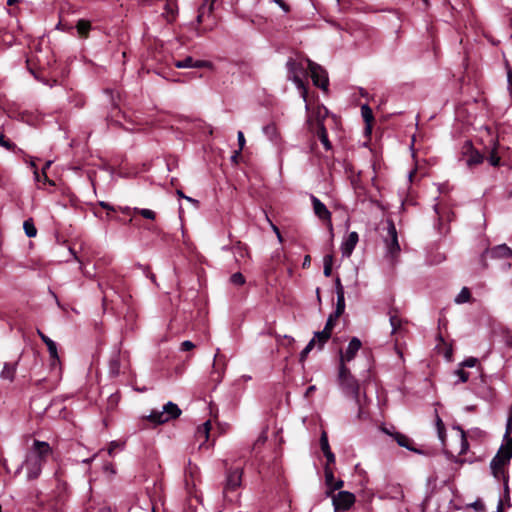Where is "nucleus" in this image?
Returning a JSON list of instances; mask_svg holds the SVG:
<instances>
[{
	"label": "nucleus",
	"instance_id": "f257e3e1",
	"mask_svg": "<svg viewBox=\"0 0 512 512\" xmlns=\"http://www.w3.org/2000/svg\"><path fill=\"white\" fill-rule=\"evenodd\" d=\"M51 454L52 449L47 442L34 440L33 446L27 453L24 463L17 469L16 473H18L22 467H25L27 479H37L41 474L43 464Z\"/></svg>",
	"mask_w": 512,
	"mask_h": 512
},
{
	"label": "nucleus",
	"instance_id": "f03ea898",
	"mask_svg": "<svg viewBox=\"0 0 512 512\" xmlns=\"http://www.w3.org/2000/svg\"><path fill=\"white\" fill-rule=\"evenodd\" d=\"M328 115V110L323 106H318L307 119L309 129L314 132L326 150H330L332 145L328 139V133L324 126V119Z\"/></svg>",
	"mask_w": 512,
	"mask_h": 512
},
{
	"label": "nucleus",
	"instance_id": "7ed1b4c3",
	"mask_svg": "<svg viewBox=\"0 0 512 512\" xmlns=\"http://www.w3.org/2000/svg\"><path fill=\"white\" fill-rule=\"evenodd\" d=\"M286 68L288 71V80H292L295 83L296 87L301 93L302 98L304 99V101H306L307 89L302 78L307 77L308 67L306 68L304 66L303 61H298L294 58H289L286 62Z\"/></svg>",
	"mask_w": 512,
	"mask_h": 512
},
{
	"label": "nucleus",
	"instance_id": "20e7f679",
	"mask_svg": "<svg viewBox=\"0 0 512 512\" xmlns=\"http://www.w3.org/2000/svg\"><path fill=\"white\" fill-rule=\"evenodd\" d=\"M338 383L346 395H351L355 402H359L360 385L345 364L339 365Z\"/></svg>",
	"mask_w": 512,
	"mask_h": 512
},
{
	"label": "nucleus",
	"instance_id": "39448f33",
	"mask_svg": "<svg viewBox=\"0 0 512 512\" xmlns=\"http://www.w3.org/2000/svg\"><path fill=\"white\" fill-rule=\"evenodd\" d=\"M181 415L180 408L173 402H167L162 410H152L151 413L145 417L148 421L159 425L164 424L172 419H176Z\"/></svg>",
	"mask_w": 512,
	"mask_h": 512
},
{
	"label": "nucleus",
	"instance_id": "423d86ee",
	"mask_svg": "<svg viewBox=\"0 0 512 512\" xmlns=\"http://www.w3.org/2000/svg\"><path fill=\"white\" fill-rule=\"evenodd\" d=\"M512 413L509 414L506 423V429L504 434V443L500 446L497 454L493 457V466L497 465V463L501 462V459L504 461H510L512 458Z\"/></svg>",
	"mask_w": 512,
	"mask_h": 512
},
{
	"label": "nucleus",
	"instance_id": "0eeeda50",
	"mask_svg": "<svg viewBox=\"0 0 512 512\" xmlns=\"http://www.w3.org/2000/svg\"><path fill=\"white\" fill-rule=\"evenodd\" d=\"M305 61L308 65V70L314 85L324 91H327L329 83L327 72L319 64L311 61L310 59L307 58Z\"/></svg>",
	"mask_w": 512,
	"mask_h": 512
},
{
	"label": "nucleus",
	"instance_id": "6e6552de",
	"mask_svg": "<svg viewBox=\"0 0 512 512\" xmlns=\"http://www.w3.org/2000/svg\"><path fill=\"white\" fill-rule=\"evenodd\" d=\"M243 476L242 468H229L226 471V480L223 488V494L226 498L229 492L235 491L241 486Z\"/></svg>",
	"mask_w": 512,
	"mask_h": 512
},
{
	"label": "nucleus",
	"instance_id": "1a4fd4ad",
	"mask_svg": "<svg viewBox=\"0 0 512 512\" xmlns=\"http://www.w3.org/2000/svg\"><path fill=\"white\" fill-rule=\"evenodd\" d=\"M334 506V512H345L355 503V495L349 491H340L330 496Z\"/></svg>",
	"mask_w": 512,
	"mask_h": 512
},
{
	"label": "nucleus",
	"instance_id": "9d476101",
	"mask_svg": "<svg viewBox=\"0 0 512 512\" xmlns=\"http://www.w3.org/2000/svg\"><path fill=\"white\" fill-rule=\"evenodd\" d=\"M510 461H504V459H501V462L497 463V465L493 466V459L490 463V468L492 475L497 480H503L504 482V492L507 497H509V486H508V475L505 470V466L509 464Z\"/></svg>",
	"mask_w": 512,
	"mask_h": 512
},
{
	"label": "nucleus",
	"instance_id": "9b49d317",
	"mask_svg": "<svg viewBox=\"0 0 512 512\" xmlns=\"http://www.w3.org/2000/svg\"><path fill=\"white\" fill-rule=\"evenodd\" d=\"M362 346L361 341L357 337H353L345 352L340 351V364H345V362H350L354 359L357 352L360 350Z\"/></svg>",
	"mask_w": 512,
	"mask_h": 512
},
{
	"label": "nucleus",
	"instance_id": "f8f14e48",
	"mask_svg": "<svg viewBox=\"0 0 512 512\" xmlns=\"http://www.w3.org/2000/svg\"><path fill=\"white\" fill-rule=\"evenodd\" d=\"M465 148L467 151L464 160L467 167L473 168L483 162L484 156L479 151L474 150L470 142L466 143Z\"/></svg>",
	"mask_w": 512,
	"mask_h": 512
},
{
	"label": "nucleus",
	"instance_id": "ddd939ff",
	"mask_svg": "<svg viewBox=\"0 0 512 512\" xmlns=\"http://www.w3.org/2000/svg\"><path fill=\"white\" fill-rule=\"evenodd\" d=\"M388 237L386 240L388 252L391 256H394L400 251V246L398 243L397 231L393 223H390L388 226Z\"/></svg>",
	"mask_w": 512,
	"mask_h": 512
},
{
	"label": "nucleus",
	"instance_id": "4468645a",
	"mask_svg": "<svg viewBox=\"0 0 512 512\" xmlns=\"http://www.w3.org/2000/svg\"><path fill=\"white\" fill-rule=\"evenodd\" d=\"M311 202L313 205V211L318 218H320L321 220L331 219L330 211L327 209L325 204L322 203L317 197L311 195Z\"/></svg>",
	"mask_w": 512,
	"mask_h": 512
},
{
	"label": "nucleus",
	"instance_id": "2eb2a0df",
	"mask_svg": "<svg viewBox=\"0 0 512 512\" xmlns=\"http://www.w3.org/2000/svg\"><path fill=\"white\" fill-rule=\"evenodd\" d=\"M37 334L39 335L41 340L46 344L50 358L52 360V365H55L59 361L56 343L39 329L37 330Z\"/></svg>",
	"mask_w": 512,
	"mask_h": 512
},
{
	"label": "nucleus",
	"instance_id": "dca6fc26",
	"mask_svg": "<svg viewBox=\"0 0 512 512\" xmlns=\"http://www.w3.org/2000/svg\"><path fill=\"white\" fill-rule=\"evenodd\" d=\"M359 240L357 232H351L341 245V252L344 257H349Z\"/></svg>",
	"mask_w": 512,
	"mask_h": 512
},
{
	"label": "nucleus",
	"instance_id": "f3484780",
	"mask_svg": "<svg viewBox=\"0 0 512 512\" xmlns=\"http://www.w3.org/2000/svg\"><path fill=\"white\" fill-rule=\"evenodd\" d=\"M178 14V4L177 0H166L164 5V12L162 16L167 20V22L171 23L175 20Z\"/></svg>",
	"mask_w": 512,
	"mask_h": 512
},
{
	"label": "nucleus",
	"instance_id": "a211bd4d",
	"mask_svg": "<svg viewBox=\"0 0 512 512\" xmlns=\"http://www.w3.org/2000/svg\"><path fill=\"white\" fill-rule=\"evenodd\" d=\"M175 67L183 68H202L208 65L206 61L194 60L191 56L184 58L183 60H177L174 62Z\"/></svg>",
	"mask_w": 512,
	"mask_h": 512
},
{
	"label": "nucleus",
	"instance_id": "6ab92c4d",
	"mask_svg": "<svg viewBox=\"0 0 512 512\" xmlns=\"http://www.w3.org/2000/svg\"><path fill=\"white\" fill-rule=\"evenodd\" d=\"M216 0H204L198 10L197 23L201 24L205 15H210L214 10Z\"/></svg>",
	"mask_w": 512,
	"mask_h": 512
},
{
	"label": "nucleus",
	"instance_id": "aec40b11",
	"mask_svg": "<svg viewBox=\"0 0 512 512\" xmlns=\"http://www.w3.org/2000/svg\"><path fill=\"white\" fill-rule=\"evenodd\" d=\"M210 429H211L210 420L206 421L205 423H203L201 426H199L197 428L196 438L199 441H202L200 446H202L208 440Z\"/></svg>",
	"mask_w": 512,
	"mask_h": 512
},
{
	"label": "nucleus",
	"instance_id": "412c9836",
	"mask_svg": "<svg viewBox=\"0 0 512 512\" xmlns=\"http://www.w3.org/2000/svg\"><path fill=\"white\" fill-rule=\"evenodd\" d=\"M393 437H394V439L396 440V442L398 443L399 446L404 447V448H406V449H408L410 451H414L416 453H420V451H418L417 449L412 447V443L413 442L406 435L397 432V433L393 434Z\"/></svg>",
	"mask_w": 512,
	"mask_h": 512
},
{
	"label": "nucleus",
	"instance_id": "4be33fe9",
	"mask_svg": "<svg viewBox=\"0 0 512 512\" xmlns=\"http://www.w3.org/2000/svg\"><path fill=\"white\" fill-rule=\"evenodd\" d=\"M77 33L82 38H87L91 30V23L88 20L80 19L76 24Z\"/></svg>",
	"mask_w": 512,
	"mask_h": 512
},
{
	"label": "nucleus",
	"instance_id": "5701e85b",
	"mask_svg": "<svg viewBox=\"0 0 512 512\" xmlns=\"http://www.w3.org/2000/svg\"><path fill=\"white\" fill-rule=\"evenodd\" d=\"M15 371H16L15 364L5 363L4 367L1 371L0 377L4 380L12 381L14 379Z\"/></svg>",
	"mask_w": 512,
	"mask_h": 512
},
{
	"label": "nucleus",
	"instance_id": "b1692460",
	"mask_svg": "<svg viewBox=\"0 0 512 512\" xmlns=\"http://www.w3.org/2000/svg\"><path fill=\"white\" fill-rule=\"evenodd\" d=\"M389 321L392 327V333H397L402 327V319L396 314V312H390Z\"/></svg>",
	"mask_w": 512,
	"mask_h": 512
},
{
	"label": "nucleus",
	"instance_id": "393cba45",
	"mask_svg": "<svg viewBox=\"0 0 512 512\" xmlns=\"http://www.w3.org/2000/svg\"><path fill=\"white\" fill-rule=\"evenodd\" d=\"M232 249L235 253L236 261H238V257L244 258L249 255L246 245L240 241H237L236 244L232 247Z\"/></svg>",
	"mask_w": 512,
	"mask_h": 512
},
{
	"label": "nucleus",
	"instance_id": "a878e982",
	"mask_svg": "<svg viewBox=\"0 0 512 512\" xmlns=\"http://www.w3.org/2000/svg\"><path fill=\"white\" fill-rule=\"evenodd\" d=\"M471 299V292L467 287H463L459 294L455 297L456 304H463L469 302Z\"/></svg>",
	"mask_w": 512,
	"mask_h": 512
},
{
	"label": "nucleus",
	"instance_id": "bb28decb",
	"mask_svg": "<svg viewBox=\"0 0 512 512\" xmlns=\"http://www.w3.org/2000/svg\"><path fill=\"white\" fill-rule=\"evenodd\" d=\"M330 337V334L322 330L315 332L313 338H315V345L318 344V348L321 349L324 346V344L329 340Z\"/></svg>",
	"mask_w": 512,
	"mask_h": 512
},
{
	"label": "nucleus",
	"instance_id": "cd10ccee",
	"mask_svg": "<svg viewBox=\"0 0 512 512\" xmlns=\"http://www.w3.org/2000/svg\"><path fill=\"white\" fill-rule=\"evenodd\" d=\"M109 370L110 374L113 376H117L120 372V361L119 355H114L109 361Z\"/></svg>",
	"mask_w": 512,
	"mask_h": 512
},
{
	"label": "nucleus",
	"instance_id": "c85d7f7f",
	"mask_svg": "<svg viewBox=\"0 0 512 512\" xmlns=\"http://www.w3.org/2000/svg\"><path fill=\"white\" fill-rule=\"evenodd\" d=\"M23 228L27 237L32 238L37 234V229L31 219L25 220L23 223Z\"/></svg>",
	"mask_w": 512,
	"mask_h": 512
},
{
	"label": "nucleus",
	"instance_id": "c756f323",
	"mask_svg": "<svg viewBox=\"0 0 512 512\" xmlns=\"http://www.w3.org/2000/svg\"><path fill=\"white\" fill-rule=\"evenodd\" d=\"M344 310H345V297H344V294L339 293V295H337V303H336V309L334 312V316L340 317L344 313Z\"/></svg>",
	"mask_w": 512,
	"mask_h": 512
},
{
	"label": "nucleus",
	"instance_id": "7c9ffc66",
	"mask_svg": "<svg viewBox=\"0 0 512 512\" xmlns=\"http://www.w3.org/2000/svg\"><path fill=\"white\" fill-rule=\"evenodd\" d=\"M133 213L139 214L143 218L148 219V220H154L156 218V213L150 209L135 207V208H133Z\"/></svg>",
	"mask_w": 512,
	"mask_h": 512
},
{
	"label": "nucleus",
	"instance_id": "2f4dec72",
	"mask_svg": "<svg viewBox=\"0 0 512 512\" xmlns=\"http://www.w3.org/2000/svg\"><path fill=\"white\" fill-rule=\"evenodd\" d=\"M361 114H362V117H363L365 123L367 124V126L369 128L370 123L373 121V113H372L371 108L367 104L362 105L361 106Z\"/></svg>",
	"mask_w": 512,
	"mask_h": 512
},
{
	"label": "nucleus",
	"instance_id": "473e14b6",
	"mask_svg": "<svg viewBox=\"0 0 512 512\" xmlns=\"http://www.w3.org/2000/svg\"><path fill=\"white\" fill-rule=\"evenodd\" d=\"M365 400H366V395L364 394L363 398H361V396H359V402H355L356 405L358 406L357 418L359 420H365L368 418V413L364 409L363 401H365Z\"/></svg>",
	"mask_w": 512,
	"mask_h": 512
},
{
	"label": "nucleus",
	"instance_id": "72a5a7b5",
	"mask_svg": "<svg viewBox=\"0 0 512 512\" xmlns=\"http://www.w3.org/2000/svg\"><path fill=\"white\" fill-rule=\"evenodd\" d=\"M0 146L4 147L7 150L13 151L14 153L21 151L13 142L6 139L3 134L0 135Z\"/></svg>",
	"mask_w": 512,
	"mask_h": 512
},
{
	"label": "nucleus",
	"instance_id": "f704fd0d",
	"mask_svg": "<svg viewBox=\"0 0 512 512\" xmlns=\"http://www.w3.org/2000/svg\"><path fill=\"white\" fill-rule=\"evenodd\" d=\"M263 132L270 139H273L277 136V128H276L275 124H273V123H270V124L264 126Z\"/></svg>",
	"mask_w": 512,
	"mask_h": 512
},
{
	"label": "nucleus",
	"instance_id": "c9c22d12",
	"mask_svg": "<svg viewBox=\"0 0 512 512\" xmlns=\"http://www.w3.org/2000/svg\"><path fill=\"white\" fill-rule=\"evenodd\" d=\"M230 282L236 286H242L245 284V277L240 272H236L231 275Z\"/></svg>",
	"mask_w": 512,
	"mask_h": 512
},
{
	"label": "nucleus",
	"instance_id": "e433bc0d",
	"mask_svg": "<svg viewBox=\"0 0 512 512\" xmlns=\"http://www.w3.org/2000/svg\"><path fill=\"white\" fill-rule=\"evenodd\" d=\"M324 473H325V482L329 489L332 486V484L335 482L334 474H333L332 469L328 466H325Z\"/></svg>",
	"mask_w": 512,
	"mask_h": 512
},
{
	"label": "nucleus",
	"instance_id": "4c0bfd02",
	"mask_svg": "<svg viewBox=\"0 0 512 512\" xmlns=\"http://www.w3.org/2000/svg\"><path fill=\"white\" fill-rule=\"evenodd\" d=\"M320 447H321V450H322L323 453L328 452V451L331 450L330 446H329V442H328V436H327V433L325 431H323L321 433Z\"/></svg>",
	"mask_w": 512,
	"mask_h": 512
},
{
	"label": "nucleus",
	"instance_id": "58836bf2",
	"mask_svg": "<svg viewBox=\"0 0 512 512\" xmlns=\"http://www.w3.org/2000/svg\"><path fill=\"white\" fill-rule=\"evenodd\" d=\"M338 317H335L334 316V313L330 314L327 321H326V324H325V327L323 329V331H326L328 334L331 335V332H332V329L335 325V322L337 320Z\"/></svg>",
	"mask_w": 512,
	"mask_h": 512
},
{
	"label": "nucleus",
	"instance_id": "ea45409f",
	"mask_svg": "<svg viewBox=\"0 0 512 512\" xmlns=\"http://www.w3.org/2000/svg\"><path fill=\"white\" fill-rule=\"evenodd\" d=\"M456 429L461 433V451H460V454H464L466 453V451L468 450V442H467V439H466V436H465V431L461 428V427H456Z\"/></svg>",
	"mask_w": 512,
	"mask_h": 512
},
{
	"label": "nucleus",
	"instance_id": "a19ab883",
	"mask_svg": "<svg viewBox=\"0 0 512 512\" xmlns=\"http://www.w3.org/2000/svg\"><path fill=\"white\" fill-rule=\"evenodd\" d=\"M315 346V338H312L309 343L306 345V347L302 350L300 353V361H304L309 352L314 348Z\"/></svg>",
	"mask_w": 512,
	"mask_h": 512
},
{
	"label": "nucleus",
	"instance_id": "79ce46f5",
	"mask_svg": "<svg viewBox=\"0 0 512 512\" xmlns=\"http://www.w3.org/2000/svg\"><path fill=\"white\" fill-rule=\"evenodd\" d=\"M344 482L343 480H337L335 481L332 486L326 491V496L330 497L332 495H335L334 491L339 490L343 487Z\"/></svg>",
	"mask_w": 512,
	"mask_h": 512
},
{
	"label": "nucleus",
	"instance_id": "37998d69",
	"mask_svg": "<svg viewBox=\"0 0 512 512\" xmlns=\"http://www.w3.org/2000/svg\"><path fill=\"white\" fill-rule=\"evenodd\" d=\"M496 252L503 257H512V250L505 244L499 245L496 248Z\"/></svg>",
	"mask_w": 512,
	"mask_h": 512
},
{
	"label": "nucleus",
	"instance_id": "c03bdc74",
	"mask_svg": "<svg viewBox=\"0 0 512 512\" xmlns=\"http://www.w3.org/2000/svg\"><path fill=\"white\" fill-rule=\"evenodd\" d=\"M488 161L490 164L494 167L498 166L500 164V157L497 155L496 149L494 148L492 152L490 153V156L488 158Z\"/></svg>",
	"mask_w": 512,
	"mask_h": 512
},
{
	"label": "nucleus",
	"instance_id": "a18cd8bd",
	"mask_svg": "<svg viewBox=\"0 0 512 512\" xmlns=\"http://www.w3.org/2000/svg\"><path fill=\"white\" fill-rule=\"evenodd\" d=\"M455 374L459 377V381L465 383L469 379V373L464 371L462 368L455 371Z\"/></svg>",
	"mask_w": 512,
	"mask_h": 512
},
{
	"label": "nucleus",
	"instance_id": "49530a36",
	"mask_svg": "<svg viewBox=\"0 0 512 512\" xmlns=\"http://www.w3.org/2000/svg\"><path fill=\"white\" fill-rule=\"evenodd\" d=\"M477 361H478V360H477V358L469 357V358L465 359V360L460 364V366H461V367H469V368H471V367H474V366L476 365Z\"/></svg>",
	"mask_w": 512,
	"mask_h": 512
},
{
	"label": "nucleus",
	"instance_id": "de8ad7c7",
	"mask_svg": "<svg viewBox=\"0 0 512 512\" xmlns=\"http://www.w3.org/2000/svg\"><path fill=\"white\" fill-rule=\"evenodd\" d=\"M266 219H267L268 223L270 224L273 232L277 235L279 242H282L283 239H282L279 228L269 219V217L267 215H266Z\"/></svg>",
	"mask_w": 512,
	"mask_h": 512
},
{
	"label": "nucleus",
	"instance_id": "09e8293b",
	"mask_svg": "<svg viewBox=\"0 0 512 512\" xmlns=\"http://www.w3.org/2000/svg\"><path fill=\"white\" fill-rule=\"evenodd\" d=\"M323 454H324V456L326 457V460H327L326 466L329 467V465L335 463V455H334V453L331 450L328 451V452H325Z\"/></svg>",
	"mask_w": 512,
	"mask_h": 512
},
{
	"label": "nucleus",
	"instance_id": "8fccbe9b",
	"mask_svg": "<svg viewBox=\"0 0 512 512\" xmlns=\"http://www.w3.org/2000/svg\"><path fill=\"white\" fill-rule=\"evenodd\" d=\"M195 347L194 343L186 340L181 343V350L182 351H189Z\"/></svg>",
	"mask_w": 512,
	"mask_h": 512
},
{
	"label": "nucleus",
	"instance_id": "3c124183",
	"mask_svg": "<svg viewBox=\"0 0 512 512\" xmlns=\"http://www.w3.org/2000/svg\"><path fill=\"white\" fill-rule=\"evenodd\" d=\"M237 140H238L239 149L242 150L245 146V137H244V134L242 131H238Z\"/></svg>",
	"mask_w": 512,
	"mask_h": 512
},
{
	"label": "nucleus",
	"instance_id": "603ef678",
	"mask_svg": "<svg viewBox=\"0 0 512 512\" xmlns=\"http://www.w3.org/2000/svg\"><path fill=\"white\" fill-rule=\"evenodd\" d=\"M335 288H336V294L339 295V293L344 294V288L341 284L340 278H336L335 280Z\"/></svg>",
	"mask_w": 512,
	"mask_h": 512
},
{
	"label": "nucleus",
	"instance_id": "864d4df0",
	"mask_svg": "<svg viewBox=\"0 0 512 512\" xmlns=\"http://www.w3.org/2000/svg\"><path fill=\"white\" fill-rule=\"evenodd\" d=\"M120 447H121V445L118 442H116V441L111 442L110 445H109V448H108V454L112 455L113 451L116 448H120Z\"/></svg>",
	"mask_w": 512,
	"mask_h": 512
},
{
	"label": "nucleus",
	"instance_id": "5fc2aeb1",
	"mask_svg": "<svg viewBox=\"0 0 512 512\" xmlns=\"http://www.w3.org/2000/svg\"><path fill=\"white\" fill-rule=\"evenodd\" d=\"M324 266L328 265V267H332L333 265V256L332 255H325L323 259Z\"/></svg>",
	"mask_w": 512,
	"mask_h": 512
},
{
	"label": "nucleus",
	"instance_id": "6e6d98bb",
	"mask_svg": "<svg viewBox=\"0 0 512 512\" xmlns=\"http://www.w3.org/2000/svg\"><path fill=\"white\" fill-rule=\"evenodd\" d=\"M276 4H278L284 12H289V6L283 0H274Z\"/></svg>",
	"mask_w": 512,
	"mask_h": 512
},
{
	"label": "nucleus",
	"instance_id": "4d7b16f0",
	"mask_svg": "<svg viewBox=\"0 0 512 512\" xmlns=\"http://www.w3.org/2000/svg\"><path fill=\"white\" fill-rule=\"evenodd\" d=\"M56 29L62 30V31H68V30L72 29V27L67 24H63L61 21H59V23L56 25Z\"/></svg>",
	"mask_w": 512,
	"mask_h": 512
},
{
	"label": "nucleus",
	"instance_id": "13d9d810",
	"mask_svg": "<svg viewBox=\"0 0 512 512\" xmlns=\"http://www.w3.org/2000/svg\"><path fill=\"white\" fill-rule=\"evenodd\" d=\"M508 88L512 92V70L509 69L507 72Z\"/></svg>",
	"mask_w": 512,
	"mask_h": 512
},
{
	"label": "nucleus",
	"instance_id": "bf43d9fd",
	"mask_svg": "<svg viewBox=\"0 0 512 512\" xmlns=\"http://www.w3.org/2000/svg\"><path fill=\"white\" fill-rule=\"evenodd\" d=\"M434 209H435V212L437 213L438 215V219L440 222H442L444 219H445V214L443 212H440L439 209H438V206L435 205L434 206Z\"/></svg>",
	"mask_w": 512,
	"mask_h": 512
},
{
	"label": "nucleus",
	"instance_id": "052dcab7",
	"mask_svg": "<svg viewBox=\"0 0 512 512\" xmlns=\"http://www.w3.org/2000/svg\"><path fill=\"white\" fill-rule=\"evenodd\" d=\"M51 164H52V161H47V162L44 164L43 168H42V174H43V177H44V179H45V180L47 179V176H46V169H48V168L51 166Z\"/></svg>",
	"mask_w": 512,
	"mask_h": 512
},
{
	"label": "nucleus",
	"instance_id": "680f3d73",
	"mask_svg": "<svg viewBox=\"0 0 512 512\" xmlns=\"http://www.w3.org/2000/svg\"><path fill=\"white\" fill-rule=\"evenodd\" d=\"M100 206L104 209H107V210H110V211H114V207L111 206L109 203L107 202H104V201H101L100 203Z\"/></svg>",
	"mask_w": 512,
	"mask_h": 512
},
{
	"label": "nucleus",
	"instance_id": "e2e57ef3",
	"mask_svg": "<svg viewBox=\"0 0 512 512\" xmlns=\"http://www.w3.org/2000/svg\"><path fill=\"white\" fill-rule=\"evenodd\" d=\"M120 211H121L123 214H127V215H129V214L133 213V208H130V207H128V206H126V207H120Z\"/></svg>",
	"mask_w": 512,
	"mask_h": 512
},
{
	"label": "nucleus",
	"instance_id": "0e129e2a",
	"mask_svg": "<svg viewBox=\"0 0 512 512\" xmlns=\"http://www.w3.org/2000/svg\"><path fill=\"white\" fill-rule=\"evenodd\" d=\"M323 273L326 277H330L332 274V267H328V265H325Z\"/></svg>",
	"mask_w": 512,
	"mask_h": 512
},
{
	"label": "nucleus",
	"instance_id": "69168bd1",
	"mask_svg": "<svg viewBox=\"0 0 512 512\" xmlns=\"http://www.w3.org/2000/svg\"><path fill=\"white\" fill-rule=\"evenodd\" d=\"M241 151H242V150H240V149H239V150L235 151V152H234V154L231 156V160H232L233 162H237V159H238V157H239V155H240Z\"/></svg>",
	"mask_w": 512,
	"mask_h": 512
},
{
	"label": "nucleus",
	"instance_id": "338daca9",
	"mask_svg": "<svg viewBox=\"0 0 512 512\" xmlns=\"http://www.w3.org/2000/svg\"><path fill=\"white\" fill-rule=\"evenodd\" d=\"M267 437L265 435H261L255 442V445L257 444H263L266 441Z\"/></svg>",
	"mask_w": 512,
	"mask_h": 512
},
{
	"label": "nucleus",
	"instance_id": "774afa93",
	"mask_svg": "<svg viewBox=\"0 0 512 512\" xmlns=\"http://www.w3.org/2000/svg\"><path fill=\"white\" fill-rule=\"evenodd\" d=\"M445 357L447 358V360H451L452 358V348H448L447 351L445 352Z\"/></svg>",
	"mask_w": 512,
	"mask_h": 512
}]
</instances>
